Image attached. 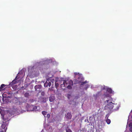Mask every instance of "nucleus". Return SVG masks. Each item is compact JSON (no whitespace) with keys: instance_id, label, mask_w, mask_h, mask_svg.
Segmentation results:
<instances>
[{"instance_id":"obj_1","label":"nucleus","mask_w":132,"mask_h":132,"mask_svg":"<svg viewBox=\"0 0 132 132\" xmlns=\"http://www.w3.org/2000/svg\"><path fill=\"white\" fill-rule=\"evenodd\" d=\"M105 103H106L107 104L104 107V109L107 110L108 111L111 110L113 108H114L113 109V110H117L119 107L118 105H117V104H114L112 102H109Z\"/></svg>"},{"instance_id":"obj_2","label":"nucleus","mask_w":132,"mask_h":132,"mask_svg":"<svg viewBox=\"0 0 132 132\" xmlns=\"http://www.w3.org/2000/svg\"><path fill=\"white\" fill-rule=\"evenodd\" d=\"M63 84L61 85V87L62 88L63 87H66L69 89H70L72 88V86L73 85V82L71 80H64L62 81L61 82Z\"/></svg>"},{"instance_id":"obj_3","label":"nucleus","mask_w":132,"mask_h":132,"mask_svg":"<svg viewBox=\"0 0 132 132\" xmlns=\"http://www.w3.org/2000/svg\"><path fill=\"white\" fill-rule=\"evenodd\" d=\"M26 108L27 111H36L38 110L37 106H34L33 105H27Z\"/></svg>"},{"instance_id":"obj_4","label":"nucleus","mask_w":132,"mask_h":132,"mask_svg":"<svg viewBox=\"0 0 132 132\" xmlns=\"http://www.w3.org/2000/svg\"><path fill=\"white\" fill-rule=\"evenodd\" d=\"M52 62V60H46L45 61H44L43 62H40L39 63H37L36 64V65L39 68L40 67L41 65V64L43 63V62H44L45 63H48L50 62Z\"/></svg>"},{"instance_id":"obj_5","label":"nucleus","mask_w":132,"mask_h":132,"mask_svg":"<svg viewBox=\"0 0 132 132\" xmlns=\"http://www.w3.org/2000/svg\"><path fill=\"white\" fill-rule=\"evenodd\" d=\"M105 96L106 97H108V100H106L105 102V103L106 102H111L112 101V98L110 97L109 94H106L105 95Z\"/></svg>"},{"instance_id":"obj_6","label":"nucleus","mask_w":132,"mask_h":132,"mask_svg":"<svg viewBox=\"0 0 132 132\" xmlns=\"http://www.w3.org/2000/svg\"><path fill=\"white\" fill-rule=\"evenodd\" d=\"M66 117L68 119H70L71 118V115L70 113H68L65 115Z\"/></svg>"},{"instance_id":"obj_7","label":"nucleus","mask_w":132,"mask_h":132,"mask_svg":"<svg viewBox=\"0 0 132 132\" xmlns=\"http://www.w3.org/2000/svg\"><path fill=\"white\" fill-rule=\"evenodd\" d=\"M55 100V97L53 96H51L50 97L49 100L51 102H53Z\"/></svg>"},{"instance_id":"obj_8","label":"nucleus","mask_w":132,"mask_h":132,"mask_svg":"<svg viewBox=\"0 0 132 132\" xmlns=\"http://www.w3.org/2000/svg\"><path fill=\"white\" fill-rule=\"evenodd\" d=\"M6 126V124L5 123H4L2 125V128L3 129H4V131L5 132H6V130L7 129V128H5Z\"/></svg>"},{"instance_id":"obj_9","label":"nucleus","mask_w":132,"mask_h":132,"mask_svg":"<svg viewBox=\"0 0 132 132\" xmlns=\"http://www.w3.org/2000/svg\"><path fill=\"white\" fill-rule=\"evenodd\" d=\"M42 86L41 85H37L35 86V88L36 90H37L38 89H40L42 88Z\"/></svg>"},{"instance_id":"obj_10","label":"nucleus","mask_w":132,"mask_h":132,"mask_svg":"<svg viewBox=\"0 0 132 132\" xmlns=\"http://www.w3.org/2000/svg\"><path fill=\"white\" fill-rule=\"evenodd\" d=\"M2 96L3 97L2 100L3 102H4V98L8 97V96H7L6 95L5 93H4L3 94Z\"/></svg>"},{"instance_id":"obj_11","label":"nucleus","mask_w":132,"mask_h":132,"mask_svg":"<svg viewBox=\"0 0 132 132\" xmlns=\"http://www.w3.org/2000/svg\"><path fill=\"white\" fill-rule=\"evenodd\" d=\"M78 79H79L78 80V82H80L81 81L80 80H79V79H81V80L82 81L84 80V79L81 76H80L79 77H78Z\"/></svg>"},{"instance_id":"obj_12","label":"nucleus","mask_w":132,"mask_h":132,"mask_svg":"<svg viewBox=\"0 0 132 132\" xmlns=\"http://www.w3.org/2000/svg\"><path fill=\"white\" fill-rule=\"evenodd\" d=\"M107 91L110 93H113L112 89L109 88H108L107 89Z\"/></svg>"},{"instance_id":"obj_13","label":"nucleus","mask_w":132,"mask_h":132,"mask_svg":"<svg viewBox=\"0 0 132 132\" xmlns=\"http://www.w3.org/2000/svg\"><path fill=\"white\" fill-rule=\"evenodd\" d=\"M5 86V85L4 84H2L1 85V87H0V91H1L3 90V88Z\"/></svg>"},{"instance_id":"obj_14","label":"nucleus","mask_w":132,"mask_h":132,"mask_svg":"<svg viewBox=\"0 0 132 132\" xmlns=\"http://www.w3.org/2000/svg\"><path fill=\"white\" fill-rule=\"evenodd\" d=\"M66 132H72L71 130L69 129L68 128H66Z\"/></svg>"},{"instance_id":"obj_15","label":"nucleus","mask_w":132,"mask_h":132,"mask_svg":"<svg viewBox=\"0 0 132 132\" xmlns=\"http://www.w3.org/2000/svg\"><path fill=\"white\" fill-rule=\"evenodd\" d=\"M106 121L107 123L108 124H109L111 122V120L110 119H108L106 120Z\"/></svg>"},{"instance_id":"obj_16","label":"nucleus","mask_w":132,"mask_h":132,"mask_svg":"<svg viewBox=\"0 0 132 132\" xmlns=\"http://www.w3.org/2000/svg\"><path fill=\"white\" fill-rule=\"evenodd\" d=\"M55 86L56 89H57V88L58 87L59 84L58 83H57L56 82H55Z\"/></svg>"},{"instance_id":"obj_17","label":"nucleus","mask_w":132,"mask_h":132,"mask_svg":"<svg viewBox=\"0 0 132 132\" xmlns=\"http://www.w3.org/2000/svg\"><path fill=\"white\" fill-rule=\"evenodd\" d=\"M24 96L26 97H28L29 96V94L28 93H26L24 95Z\"/></svg>"},{"instance_id":"obj_18","label":"nucleus","mask_w":132,"mask_h":132,"mask_svg":"<svg viewBox=\"0 0 132 132\" xmlns=\"http://www.w3.org/2000/svg\"><path fill=\"white\" fill-rule=\"evenodd\" d=\"M22 70H21L19 73H18V74L17 75V76L15 78V79L16 80L18 79V78H17V77H18V76H19L18 75H19V74L22 73Z\"/></svg>"},{"instance_id":"obj_19","label":"nucleus","mask_w":132,"mask_h":132,"mask_svg":"<svg viewBox=\"0 0 132 132\" xmlns=\"http://www.w3.org/2000/svg\"><path fill=\"white\" fill-rule=\"evenodd\" d=\"M48 86V82H46L44 84V86L45 87H47Z\"/></svg>"},{"instance_id":"obj_20","label":"nucleus","mask_w":132,"mask_h":132,"mask_svg":"<svg viewBox=\"0 0 132 132\" xmlns=\"http://www.w3.org/2000/svg\"><path fill=\"white\" fill-rule=\"evenodd\" d=\"M16 83L15 82V81L14 80H13L12 82L10 84L11 85H13L14 84H16Z\"/></svg>"},{"instance_id":"obj_21","label":"nucleus","mask_w":132,"mask_h":132,"mask_svg":"<svg viewBox=\"0 0 132 132\" xmlns=\"http://www.w3.org/2000/svg\"><path fill=\"white\" fill-rule=\"evenodd\" d=\"M46 112L45 111H43L42 112V113L44 115H46Z\"/></svg>"},{"instance_id":"obj_22","label":"nucleus","mask_w":132,"mask_h":132,"mask_svg":"<svg viewBox=\"0 0 132 132\" xmlns=\"http://www.w3.org/2000/svg\"><path fill=\"white\" fill-rule=\"evenodd\" d=\"M87 82V81H85L84 82H81V85H84L85 83H86Z\"/></svg>"},{"instance_id":"obj_23","label":"nucleus","mask_w":132,"mask_h":132,"mask_svg":"<svg viewBox=\"0 0 132 132\" xmlns=\"http://www.w3.org/2000/svg\"><path fill=\"white\" fill-rule=\"evenodd\" d=\"M51 82H49L48 83V86L49 87H50L51 86Z\"/></svg>"},{"instance_id":"obj_24","label":"nucleus","mask_w":132,"mask_h":132,"mask_svg":"<svg viewBox=\"0 0 132 132\" xmlns=\"http://www.w3.org/2000/svg\"><path fill=\"white\" fill-rule=\"evenodd\" d=\"M51 82H53V81H54V78H51Z\"/></svg>"},{"instance_id":"obj_25","label":"nucleus","mask_w":132,"mask_h":132,"mask_svg":"<svg viewBox=\"0 0 132 132\" xmlns=\"http://www.w3.org/2000/svg\"><path fill=\"white\" fill-rule=\"evenodd\" d=\"M49 90H50V91H52L53 90V89L52 88H49Z\"/></svg>"},{"instance_id":"obj_26","label":"nucleus","mask_w":132,"mask_h":132,"mask_svg":"<svg viewBox=\"0 0 132 132\" xmlns=\"http://www.w3.org/2000/svg\"><path fill=\"white\" fill-rule=\"evenodd\" d=\"M129 130L131 131L132 132V127H131L130 128Z\"/></svg>"},{"instance_id":"obj_27","label":"nucleus","mask_w":132,"mask_h":132,"mask_svg":"<svg viewBox=\"0 0 132 132\" xmlns=\"http://www.w3.org/2000/svg\"><path fill=\"white\" fill-rule=\"evenodd\" d=\"M47 117L48 118H49L50 117V115L49 114H47Z\"/></svg>"},{"instance_id":"obj_28","label":"nucleus","mask_w":132,"mask_h":132,"mask_svg":"<svg viewBox=\"0 0 132 132\" xmlns=\"http://www.w3.org/2000/svg\"><path fill=\"white\" fill-rule=\"evenodd\" d=\"M109 116V115L108 114H107V115L106 116V118H107V119L108 118V117Z\"/></svg>"},{"instance_id":"obj_29","label":"nucleus","mask_w":132,"mask_h":132,"mask_svg":"<svg viewBox=\"0 0 132 132\" xmlns=\"http://www.w3.org/2000/svg\"><path fill=\"white\" fill-rule=\"evenodd\" d=\"M129 127L131 126H132V123H130V124H129Z\"/></svg>"},{"instance_id":"obj_30","label":"nucleus","mask_w":132,"mask_h":132,"mask_svg":"<svg viewBox=\"0 0 132 132\" xmlns=\"http://www.w3.org/2000/svg\"><path fill=\"white\" fill-rule=\"evenodd\" d=\"M74 74L75 75H77L78 74H79V73H77L76 72V73H75Z\"/></svg>"},{"instance_id":"obj_31","label":"nucleus","mask_w":132,"mask_h":132,"mask_svg":"<svg viewBox=\"0 0 132 132\" xmlns=\"http://www.w3.org/2000/svg\"><path fill=\"white\" fill-rule=\"evenodd\" d=\"M105 89V86H103V88L102 89Z\"/></svg>"},{"instance_id":"obj_32","label":"nucleus","mask_w":132,"mask_h":132,"mask_svg":"<svg viewBox=\"0 0 132 132\" xmlns=\"http://www.w3.org/2000/svg\"><path fill=\"white\" fill-rule=\"evenodd\" d=\"M2 118H3V119H4V115H2Z\"/></svg>"},{"instance_id":"obj_33","label":"nucleus","mask_w":132,"mask_h":132,"mask_svg":"<svg viewBox=\"0 0 132 132\" xmlns=\"http://www.w3.org/2000/svg\"><path fill=\"white\" fill-rule=\"evenodd\" d=\"M1 111H2V110H1V109L0 108V112H1Z\"/></svg>"},{"instance_id":"obj_34","label":"nucleus","mask_w":132,"mask_h":132,"mask_svg":"<svg viewBox=\"0 0 132 132\" xmlns=\"http://www.w3.org/2000/svg\"><path fill=\"white\" fill-rule=\"evenodd\" d=\"M0 132H4V131L3 130H2Z\"/></svg>"},{"instance_id":"obj_35","label":"nucleus","mask_w":132,"mask_h":132,"mask_svg":"<svg viewBox=\"0 0 132 132\" xmlns=\"http://www.w3.org/2000/svg\"><path fill=\"white\" fill-rule=\"evenodd\" d=\"M88 86L87 87V88H86V89H87V88H88Z\"/></svg>"},{"instance_id":"obj_36","label":"nucleus","mask_w":132,"mask_h":132,"mask_svg":"<svg viewBox=\"0 0 132 132\" xmlns=\"http://www.w3.org/2000/svg\"><path fill=\"white\" fill-rule=\"evenodd\" d=\"M131 112H132V110H131Z\"/></svg>"},{"instance_id":"obj_37","label":"nucleus","mask_w":132,"mask_h":132,"mask_svg":"<svg viewBox=\"0 0 132 132\" xmlns=\"http://www.w3.org/2000/svg\"><path fill=\"white\" fill-rule=\"evenodd\" d=\"M128 121H129V120H128Z\"/></svg>"},{"instance_id":"obj_38","label":"nucleus","mask_w":132,"mask_h":132,"mask_svg":"<svg viewBox=\"0 0 132 132\" xmlns=\"http://www.w3.org/2000/svg\"><path fill=\"white\" fill-rule=\"evenodd\" d=\"M131 118L132 119V116H131Z\"/></svg>"},{"instance_id":"obj_39","label":"nucleus","mask_w":132,"mask_h":132,"mask_svg":"<svg viewBox=\"0 0 132 132\" xmlns=\"http://www.w3.org/2000/svg\"><path fill=\"white\" fill-rule=\"evenodd\" d=\"M86 121V120H85V121Z\"/></svg>"}]
</instances>
